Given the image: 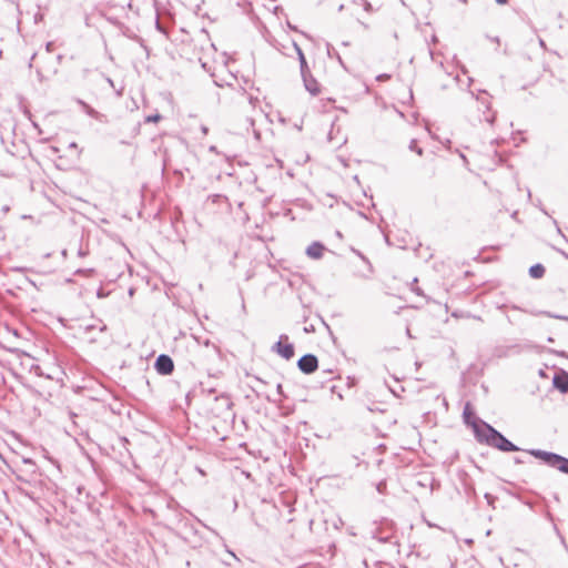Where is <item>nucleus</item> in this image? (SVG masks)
Instances as JSON below:
<instances>
[{"mask_svg":"<svg viewBox=\"0 0 568 568\" xmlns=\"http://www.w3.org/2000/svg\"><path fill=\"white\" fill-rule=\"evenodd\" d=\"M464 424L471 429L476 440L480 444H486L501 452H516L519 449L493 426L477 417L471 412L468 403L464 405Z\"/></svg>","mask_w":568,"mask_h":568,"instance_id":"1","label":"nucleus"},{"mask_svg":"<svg viewBox=\"0 0 568 568\" xmlns=\"http://www.w3.org/2000/svg\"><path fill=\"white\" fill-rule=\"evenodd\" d=\"M529 453L534 457L544 460L547 465L557 468L561 473L568 474V458L540 449H532Z\"/></svg>","mask_w":568,"mask_h":568,"instance_id":"2","label":"nucleus"},{"mask_svg":"<svg viewBox=\"0 0 568 568\" xmlns=\"http://www.w3.org/2000/svg\"><path fill=\"white\" fill-rule=\"evenodd\" d=\"M470 93V97H471V100L473 102H475L476 104H478V110H480L483 108V114L485 115L484 120L491 124L495 120V114L494 113H489L490 111V97L489 94L486 92V91H481L479 92L476 97L474 95V92H469Z\"/></svg>","mask_w":568,"mask_h":568,"instance_id":"3","label":"nucleus"},{"mask_svg":"<svg viewBox=\"0 0 568 568\" xmlns=\"http://www.w3.org/2000/svg\"><path fill=\"white\" fill-rule=\"evenodd\" d=\"M297 365L303 373L311 374L317 369L318 362L314 355L307 354L300 358Z\"/></svg>","mask_w":568,"mask_h":568,"instance_id":"4","label":"nucleus"},{"mask_svg":"<svg viewBox=\"0 0 568 568\" xmlns=\"http://www.w3.org/2000/svg\"><path fill=\"white\" fill-rule=\"evenodd\" d=\"M155 368L161 374H170L174 368L173 361L166 355H160L156 358Z\"/></svg>","mask_w":568,"mask_h":568,"instance_id":"5","label":"nucleus"},{"mask_svg":"<svg viewBox=\"0 0 568 568\" xmlns=\"http://www.w3.org/2000/svg\"><path fill=\"white\" fill-rule=\"evenodd\" d=\"M305 89L312 94L316 95L320 92L317 81L306 71L302 73Z\"/></svg>","mask_w":568,"mask_h":568,"instance_id":"6","label":"nucleus"},{"mask_svg":"<svg viewBox=\"0 0 568 568\" xmlns=\"http://www.w3.org/2000/svg\"><path fill=\"white\" fill-rule=\"evenodd\" d=\"M324 251L325 247L323 244L320 242H314L306 248V254L313 260H318L323 256Z\"/></svg>","mask_w":568,"mask_h":568,"instance_id":"7","label":"nucleus"},{"mask_svg":"<svg viewBox=\"0 0 568 568\" xmlns=\"http://www.w3.org/2000/svg\"><path fill=\"white\" fill-rule=\"evenodd\" d=\"M554 386L562 393L568 390V374H556L552 379Z\"/></svg>","mask_w":568,"mask_h":568,"instance_id":"8","label":"nucleus"},{"mask_svg":"<svg viewBox=\"0 0 568 568\" xmlns=\"http://www.w3.org/2000/svg\"><path fill=\"white\" fill-rule=\"evenodd\" d=\"M276 352L285 359H291L294 356V347L292 344L283 345L282 342H277L275 345Z\"/></svg>","mask_w":568,"mask_h":568,"instance_id":"9","label":"nucleus"},{"mask_svg":"<svg viewBox=\"0 0 568 568\" xmlns=\"http://www.w3.org/2000/svg\"><path fill=\"white\" fill-rule=\"evenodd\" d=\"M545 274V267L541 264H535L529 268V275L534 278H540Z\"/></svg>","mask_w":568,"mask_h":568,"instance_id":"10","label":"nucleus"},{"mask_svg":"<svg viewBox=\"0 0 568 568\" xmlns=\"http://www.w3.org/2000/svg\"><path fill=\"white\" fill-rule=\"evenodd\" d=\"M296 50H297V54H298V58H300V62H301V71L302 73L306 72L307 70V64H306V60H305V57H304V53L302 52V50L296 47Z\"/></svg>","mask_w":568,"mask_h":568,"instance_id":"11","label":"nucleus"},{"mask_svg":"<svg viewBox=\"0 0 568 568\" xmlns=\"http://www.w3.org/2000/svg\"><path fill=\"white\" fill-rule=\"evenodd\" d=\"M409 149H410L412 151H416L418 155H422V153H423L422 149L417 146V143H416V141H415V140H413V141L410 142V144H409Z\"/></svg>","mask_w":568,"mask_h":568,"instance_id":"12","label":"nucleus"},{"mask_svg":"<svg viewBox=\"0 0 568 568\" xmlns=\"http://www.w3.org/2000/svg\"><path fill=\"white\" fill-rule=\"evenodd\" d=\"M84 108H85V111L89 115L93 116V118H98L99 116V113L93 110L92 108H90L89 105L84 104Z\"/></svg>","mask_w":568,"mask_h":568,"instance_id":"13","label":"nucleus"},{"mask_svg":"<svg viewBox=\"0 0 568 568\" xmlns=\"http://www.w3.org/2000/svg\"><path fill=\"white\" fill-rule=\"evenodd\" d=\"M361 4L363 6L365 11H367V12L372 11V4L367 0H361Z\"/></svg>","mask_w":568,"mask_h":568,"instance_id":"14","label":"nucleus"},{"mask_svg":"<svg viewBox=\"0 0 568 568\" xmlns=\"http://www.w3.org/2000/svg\"><path fill=\"white\" fill-rule=\"evenodd\" d=\"M160 119H161V116L159 114H155V115L148 116L146 121L148 122H158Z\"/></svg>","mask_w":568,"mask_h":568,"instance_id":"15","label":"nucleus"},{"mask_svg":"<svg viewBox=\"0 0 568 568\" xmlns=\"http://www.w3.org/2000/svg\"><path fill=\"white\" fill-rule=\"evenodd\" d=\"M416 283H417V278H414L413 283H412V290L414 292H416L418 295H422V292L419 291V288L416 286Z\"/></svg>","mask_w":568,"mask_h":568,"instance_id":"16","label":"nucleus"},{"mask_svg":"<svg viewBox=\"0 0 568 568\" xmlns=\"http://www.w3.org/2000/svg\"><path fill=\"white\" fill-rule=\"evenodd\" d=\"M538 42H539L540 48L546 49V43L541 38H539Z\"/></svg>","mask_w":568,"mask_h":568,"instance_id":"17","label":"nucleus"},{"mask_svg":"<svg viewBox=\"0 0 568 568\" xmlns=\"http://www.w3.org/2000/svg\"><path fill=\"white\" fill-rule=\"evenodd\" d=\"M386 79H388L387 74H381L377 77V80H386Z\"/></svg>","mask_w":568,"mask_h":568,"instance_id":"18","label":"nucleus"},{"mask_svg":"<svg viewBox=\"0 0 568 568\" xmlns=\"http://www.w3.org/2000/svg\"><path fill=\"white\" fill-rule=\"evenodd\" d=\"M92 272H93V270H88V271H81V270H79V271H78V273H81V274H90V273H92Z\"/></svg>","mask_w":568,"mask_h":568,"instance_id":"19","label":"nucleus"},{"mask_svg":"<svg viewBox=\"0 0 568 568\" xmlns=\"http://www.w3.org/2000/svg\"><path fill=\"white\" fill-rule=\"evenodd\" d=\"M498 4H506L508 0H495Z\"/></svg>","mask_w":568,"mask_h":568,"instance_id":"20","label":"nucleus"},{"mask_svg":"<svg viewBox=\"0 0 568 568\" xmlns=\"http://www.w3.org/2000/svg\"><path fill=\"white\" fill-rule=\"evenodd\" d=\"M78 254H79V256H85V255H87V252H85V251L80 250Z\"/></svg>","mask_w":568,"mask_h":568,"instance_id":"21","label":"nucleus"},{"mask_svg":"<svg viewBox=\"0 0 568 568\" xmlns=\"http://www.w3.org/2000/svg\"><path fill=\"white\" fill-rule=\"evenodd\" d=\"M61 254H62V256L65 258V257L68 256V251H67V250H63V251L61 252Z\"/></svg>","mask_w":568,"mask_h":568,"instance_id":"22","label":"nucleus"},{"mask_svg":"<svg viewBox=\"0 0 568 568\" xmlns=\"http://www.w3.org/2000/svg\"><path fill=\"white\" fill-rule=\"evenodd\" d=\"M464 542H465V544H471V542H473V540H471V539H464Z\"/></svg>","mask_w":568,"mask_h":568,"instance_id":"23","label":"nucleus"},{"mask_svg":"<svg viewBox=\"0 0 568 568\" xmlns=\"http://www.w3.org/2000/svg\"><path fill=\"white\" fill-rule=\"evenodd\" d=\"M202 131H203V133H206L207 132V128L206 126H202Z\"/></svg>","mask_w":568,"mask_h":568,"instance_id":"24","label":"nucleus"},{"mask_svg":"<svg viewBox=\"0 0 568 568\" xmlns=\"http://www.w3.org/2000/svg\"><path fill=\"white\" fill-rule=\"evenodd\" d=\"M70 148H74V149H75V148H77V143L72 142V143L70 144Z\"/></svg>","mask_w":568,"mask_h":568,"instance_id":"25","label":"nucleus"}]
</instances>
